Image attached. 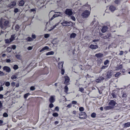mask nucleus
Here are the masks:
<instances>
[{
    "label": "nucleus",
    "mask_w": 130,
    "mask_h": 130,
    "mask_svg": "<svg viewBox=\"0 0 130 130\" xmlns=\"http://www.w3.org/2000/svg\"><path fill=\"white\" fill-rule=\"evenodd\" d=\"M8 23V21H7L2 18L1 19L0 21V26L2 29L4 28V26H7Z\"/></svg>",
    "instance_id": "f257e3e1"
},
{
    "label": "nucleus",
    "mask_w": 130,
    "mask_h": 130,
    "mask_svg": "<svg viewBox=\"0 0 130 130\" xmlns=\"http://www.w3.org/2000/svg\"><path fill=\"white\" fill-rule=\"evenodd\" d=\"M90 13V11L86 10L83 12L82 14V16L83 18H87L89 15Z\"/></svg>",
    "instance_id": "f03ea898"
},
{
    "label": "nucleus",
    "mask_w": 130,
    "mask_h": 130,
    "mask_svg": "<svg viewBox=\"0 0 130 130\" xmlns=\"http://www.w3.org/2000/svg\"><path fill=\"white\" fill-rule=\"evenodd\" d=\"M61 24L63 26H71L73 24L71 22H67L64 21L63 22L61 23Z\"/></svg>",
    "instance_id": "7ed1b4c3"
},
{
    "label": "nucleus",
    "mask_w": 130,
    "mask_h": 130,
    "mask_svg": "<svg viewBox=\"0 0 130 130\" xmlns=\"http://www.w3.org/2000/svg\"><path fill=\"white\" fill-rule=\"evenodd\" d=\"M91 25L93 28L96 27L98 26V22L97 21L94 19L93 21L91 23Z\"/></svg>",
    "instance_id": "20e7f679"
},
{
    "label": "nucleus",
    "mask_w": 130,
    "mask_h": 130,
    "mask_svg": "<svg viewBox=\"0 0 130 130\" xmlns=\"http://www.w3.org/2000/svg\"><path fill=\"white\" fill-rule=\"evenodd\" d=\"M55 13H57L58 14H55L53 15L52 17L50 19V20L51 21L52 20L54 19L55 18L57 17H58L60 16L62 17L63 15V13L61 12H55Z\"/></svg>",
    "instance_id": "39448f33"
},
{
    "label": "nucleus",
    "mask_w": 130,
    "mask_h": 130,
    "mask_svg": "<svg viewBox=\"0 0 130 130\" xmlns=\"http://www.w3.org/2000/svg\"><path fill=\"white\" fill-rule=\"evenodd\" d=\"M65 14L69 16H71L73 12L70 9H67L65 12Z\"/></svg>",
    "instance_id": "423d86ee"
},
{
    "label": "nucleus",
    "mask_w": 130,
    "mask_h": 130,
    "mask_svg": "<svg viewBox=\"0 0 130 130\" xmlns=\"http://www.w3.org/2000/svg\"><path fill=\"white\" fill-rule=\"evenodd\" d=\"M79 118L80 119H85L86 118V115L84 112H81L79 114Z\"/></svg>",
    "instance_id": "0eeeda50"
},
{
    "label": "nucleus",
    "mask_w": 130,
    "mask_h": 130,
    "mask_svg": "<svg viewBox=\"0 0 130 130\" xmlns=\"http://www.w3.org/2000/svg\"><path fill=\"white\" fill-rule=\"evenodd\" d=\"M4 70L6 71L7 72L9 73L11 71V69L9 67L5 66L3 68Z\"/></svg>",
    "instance_id": "6e6552de"
},
{
    "label": "nucleus",
    "mask_w": 130,
    "mask_h": 130,
    "mask_svg": "<svg viewBox=\"0 0 130 130\" xmlns=\"http://www.w3.org/2000/svg\"><path fill=\"white\" fill-rule=\"evenodd\" d=\"M16 4V2H12L10 3L8 5V7L11 8L15 6Z\"/></svg>",
    "instance_id": "1a4fd4ad"
},
{
    "label": "nucleus",
    "mask_w": 130,
    "mask_h": 130,
    "mask_svg": "<svg viewBox=\"0 0 130 130\" xmlns=\"http://www.w3.org/2000/svg\"><path fill=\"white\" fill-rule=\"evenodd\" d=\"M65 81L64 84H68L70 81V78L67 76H65L64 77Z\"/></svg>",
    "instance_id": "9d476101"
},
{
    "label": "nucleus",
    "mask_w": 130,
    "mask_h": 130,
    "mask_svg": "<svg viewBox=\"0 0 130 130\" xmlns=\"http://www.w3.org/2000/svg\"><path fill=\"white\" fill-rule=\"evenodd\" d=\"M55 97L54 95L51 96L49 99V101L50 103H52L54 102L55 101Z\"/></svg>",
    "instance_id": "9b49d317"
},
{
    "label": "nucleus",
    "mask_w": 130,
    "mask_h": 130,
    "mask_svg": "<svg viewBox=\"0 0 130 130\" xmlns=\"http://www.w3.org/2000/svg\"><path fill=\"white\" fill-rule=\"evenodd\" d=\"M116 103L114 100H111L109 103V105H110L112 107V108H113V106H115L116 104Z\"/></svg>",
    "instance_id": "f8f14e48"
},
{
    "label": "nucleus",
    "mask_w": 130,
    "mask_h": 130,
    "mask_svg": "<svg viewBox=\"0 0 130 130\" xmlns=\"http://www.w3.org/2000/svg\"><path fill=\"white\" fill-rule=\"evenodd\" d=\"M108 27L107 26H103L101 29V31L103 33L105 32L107 30Z\"/></svg>",
    "instance_id": "ddd939ff"
},
{
    "label": "nucleus",
    "mask_w": 130,
    "mask_h": 130,
    "mask_svg": "<svg viewBox=\"0 0 130 130\" xmlns=\"http://www.w3.org/2000/svg\"><path fill=\"white\" fill-rule=\"evenodd\" d=\"M122 68V64H121L120 65H117V66L115 67V70L118 71L121 69Z\"/></svg>",
    "instance_id": "4468645a"
},
{
    "label": "nucleus",
    "mask_w": 130,
    "mask_h": 130,
    "mask_svg": "<svg viewBox=\"0 0 130 130\" xmlns=\"http://www.w3.org/2000/svg\"><path fill=\"white\" fill-rule=\"evenodd\" d=\"M103 56V54L101 53H99L96 54L95 56L97 58H101Z\"/></svg>",
    "instance_id": "2eb2a0df"
},
{
    "label": "nucleus",
    "mask_w": 130,
    "mask_h": 130,
    "mask_svg": "<svg viewBox=\"0 0 130 130\" xmlns=\"http://www.w3.org/2000/svg\"><path fill=\"white\" fill-rule=\"evenodd\" d=\"M90 47L92 49H95L97 48H98V46L97 45H96L91 44L90 45Z\"/></svg>",
    "instance_id": "dca6fc26"
},
{
    "label": "nucleus",
    "mask_w": 130,
    "mask_h": 130,
    "mask_svg": "<svg viewBox=\"0 0 130 130\" xmlns=\"http://www.w3.org/2000/svg\"><path fill=\"white\" fill-rule=\"evenodd\" d=\"M82 9L85 8L86 9H90L91 10L90 7V6L89 5H86L84 6L82 8Z\"/></svg>",
    "instance_id": "f3484780"
},
{
    "label": "nucleus",
    "mask_w": 130,
    "mask_h": 130,
    "mask_svg": "<svg viewBox=\"0 0 130 130\" xmlns=\"http://www.w3.org/2000/svg\"><path fill=\"white\" fill-rule=\"evenodd\" d=\"M64 62L63 61L59 62L58 63V67L59 69H61L62 68Z\"/></svg>",
    "instance_id": "a211bd4d"
},
{
    "label": "nucleus",
    "mask_w": 130,
    "mask_h": 130,
    "mask_svg": "<svg viewBox=\"0 0 130 130\" xmlns=\"http://www.w3.org/2000/svg\"><path fill=\"white\" fill-rule=\"evenodd\" d=\"M109 9L111 11H113L115 10L116 9V8L114 6H113L111 5V6L109 8Z\"/></svg>",
    "instance_id": "6ab92c4d"
},
{
    "label": "nucleus",
    "mask_w": 130,
    "mask_h": 130,
    "mask_svg": "<svg viewBox=\"0 0 130 130\" xmlns=\"http://www.w3.org/2000/svg\"><path fill=\"white\" fill-rule=\"evenodd\" d=\"M104 109L106 110H108L112 108V107L109 105V106H106L104 107Z\"/></svg>",
    "instance_id": "aec40b11"
},
{
    "label": "nucleus",
    "mask_w": 130,
    "mask_h": 130,
    "mask_svg": "<svg viewBox=\"0 0 130 130\" xmlns=\"http://www.w3.org/2000/svg\"><path fill=\"white\" fill-rule=\"evenodd\" d=\"M49 47L47 46H45L44 47L42 48L40 51V52H41L45 50H48L49 49Z\"/></svg>",
    "instance_id": "412c9836"
},
{
    "label": "nucleus",
    "mask_w": 130,
    "mask_h": 130,
    "mask_svg": "<svg viewBox=\"0 0 130 130\" xmlns=\"http://www.w3.org/2000/svg\"><path fill=\"white\" fill-rule=\"evenodd\" d=\"M112 76L111 72L110 71L108 72L107 74V78H110Z\"/></svg>",
    "instance_id": "4be33fe9"
},
{
    "label": "nucleus",
    "mask_w": 130,
    "mask_h": 130,
    "mask_svg": "<svg viewBox=\"0 0 130 130\" xmlns=\"http://www.w3.org/2000/svg\"><path fill=\"white\" fill-rule=\"evenodd\" d=\"M130 126V122H128L125 123L124 124V127H129Z\"/></svg>",
    "instance_id": "5701e85b"
},
{
    "label": "nucleus",
    "mask_w": 130,
    "mask_h": 130,
    "mask_svg": "<svg viewBox=\"0 0 130 130\" xmlns=\"http://www.w3.org/2000/svg\"><path fill=\"white\" fill-rule=\"evenodd\" d=\"M76 36V34L74 33H72L71 34L70 36V38L72 39V38H74Z\"/></svg>",
    "instance_id": "b1692460"
},
{
    "label": "nucleus",
    "mask_w": 130,
    "mask_h": 130,
    "mask_svg": "<svg viewBox=\"0 0 130 130\" xmlns=\"http://www.w3.org/2000/svg\"><path fill=\"white\" fill-rule=\"evenodd\" d=\"M5 43L7 44H9L12 41V40H11L10 39H6L5 40Z\"/></svg>",
    "instance_id": "393cba45"
},
{
    "label": "nucleus",
    "mask_w": 130,
    "mask_h": 130,
    "mask_svg": "<svg viewBox=\"0 0 130 130\" xmlns=\"http://www.w3.org/2000/svg\"><path fill=\"white\" fill-rule=\"evenodd\" d=\"M25 3L24 1L21 0L20 1L19 3V5L20 6H23Z\"/></svg>",
    "instance_id": "a878e982"
},
{
    "label": "nucleus",
    "mask_w": 130,
    "mask_h": 130,
    "mask_svg": "<svg viewBox=\"0 0 130 130\" xmlns=\"http://www.w3.org/2000/svg\"><path fill=\"white\" fill-rule=\"evenodd\" d=\"M54 52L53 51H51V52H48L46 54V55H52L54 54Z\"/></svg>",
    "instance_id": "bb28decb"
},
{
    "label": "nucleus",
    "mask_w": 130,
    "mask_h": 130,
    "mask_svg": "<svg viewBox=\"0 0 130 130\" xmlns=\"http://www.w3.org/2000/svg\"><path fill=\"white\" fill-rule=\"evenodd\" d=\"M111 34H107L106 36H105L104 37H102V38H103L104 39H106L107 38H109L110 37H111Z\"/></svg>",
    "instance_id": "cd10ccee"
},
{
    "label": "nucleus",
    "mask_w": 130,
    "mask_h": 130,
    "mask_svg": "<svg viewBox=\"0 0 130 130\" xmlns=\"http://www.w3.org/2000/svg\"><path fill=\"white\" fill-rule=\"evenodd\" d=\"M25 39L27 41H31L33 40V39L31 38L28 37L27 38Z\"/></svg>",
    "instance_id": "c85d7f7f"
},
{
    "label": "nucleus",
    "mask_w": 130,
    "mask_h": 130,
    "mask_svg": "<svg viewBox=\"0 0 130 130\" xmlns=\"http://www.w3.org/2000/svg\"><path fill=\"white\" fill-rule=\"evenodd\" d=\"M127 96V93L126 92H124L122 95V97L123 98H125Z\"/></svg>",
    "instance_id": "c756f323"
},
{
    "label": "nucleus",
    "mask_w": 130,
    "mask_h": 130,
    "mask_svg": "<svg viewBox=\"0 0 130 130\" xmlns=\"http://www.w3.org/2000/svg\"><path fill=\"white\" fill-rule=\"evenodd\" d=\"M15 34H14L11 35V38L10 39L11 40H12V41L14 40L15 38Z\"/></svg>",
    "instance_id": "7c9ffc66"
},
{
    "label": "nucleus",
    "mask_w": 130,
    "mask_h": 130,
    "mask_svg": "<svg viewBox=\"0 0 130 130\" xmlns=\"http://www.w3.org/2000/svg\"><path fill=\"white\" fill-rule=\"evenodd\" d=\"M7 52L9 53L11 52L12 51V48L10 47H8L7 49Z\"/></svg>",
    "instance_id": "2f4dec72"
},
{
    "label": "nucleus",
    "mask_w": 130,
    "mask_h": 130,
    "mask_svg": "<svg viewBox=\"0 0 130 130\" xmlns=\"http://www.w3.org/2000/svg\"><path fill=\"white\" fill-rule=\"evenodd\" d=\"M17 77V76L14 75H13L11 77V78L12 79H16Z\"/></svg>",
    "instance_id": "473e14b6"
},
{
    "label": "nucleus",
    "mask_w": 130,
    "mask_h": 130,
    "mask_svg": "<svg viewBox=\"0 0 130 130\" xmlns=\"http://www.w3.org/2000/svg\"><path fill=\"white\" fill-rule=\"evenodd\" d=\"M109 62V61L108 60H106L104 62V64L105 65H107Z\"/></svg>",
    "instance_id": "72a5a7b5"
},
{
    "label": "nucleus",
    "mask_w": 130,
    "mask_h": 130,
    "mask_svg": "<svg viewBox=\"0 0 130 130\" xmlns=\"http://www.w3.org/2000/svg\"><path fill=\"white\" fill-rule=\"evenodd\" d=\"M30 94L29 93L25 94L24 95V98L25 99H26Z\"/></svg>",
    "instance_id": "f704fd0d"
},
{
    "label": "nucleus",
    "mask_w": 130,
    "mask_h": 130,
    "mask_svg": "<svg viewBox=\"0 0 130 130\" xmlns=\"http://www.w3.org/2000/svg\"><path fill=\"white\" fill-rule=\"evenodd\" d=\"M36 8H34L31 9L30 10V12H33L34 14L36 13Z\"/></svg>",
    "instance_id": "c9c22d12"
},
{
    "label": "nucleus",
    "mask_w": 130,
    "mask_h": 130,
    "mask_svg": "<svg viewBox=\"0 0 130 130\" xmlns=\"http://www.w3.org/2000/svg\"><path fill=\"white\" fill-rule=\"evenodd\" d=\"M64 92L66 93H67L68 90V87L67 86H66L64 87Z\"/></svg>",
    "instance_id": "e433bc0d"
},
{
    "label": "nucleus",
    "mask_w": 130,
    "mask_h": 130,
    "mask_svg": "<svg viewBox=\"0 0 130 130\" xmlns=\"http://www.w3.org/2000/svg\"><path fill=\"white\" fill-rule=\"evenodd\" d=\"M53 116L54 117H57L58 116V114L56 112H55L53 113L52 114Z\"/></svg>",
    "instance_id": "4c0bfd02"
},
{
    "label": "nucleus",
    "mask_w": 130,
    "mask_h": 130,
    "mask_svg": "<svg viewBox=\"0 0 130 130\" xmlns=\"http://www.w3.org/2000/svg\"><path fill=\"white\" fill-rule=\"evenodd\" d=\"M18 67L17 65H15L13 66V69L15 70H16L18 69Z\"/></svg>",
    "instance_id": "58836bf2"
},
{
    "label": "nucleus",
    "mask_w": 130,
    "mask_h": 130,
    "mask_svg": "<svg viewBox=\"0 0 130 130\" xmlns=\"http://www.w3.org/2000/svg\"><path fill=\"white\" fill-rule=\"evenodd\" d=\"M121 74L120 73L118 72H117L116 74L115 75V77H118V76L120 75Z\"/></svg>",
    "instance_id": "ea45409f"
},
{
    "label": "nucleus",
    "mask_w": 130,
    "mask_h": 130,
    "mask_svg": "<svg viewBox=\"0 0 130 130\" xmlns=\"http://www.w3.org/2000/svg\"><path fill=\"white\" fill-rule=\"evenodd\" d=\"M10 85V83L8 82H7L5 83V85L7 87H8Z\"/></svg>",
    "instance_id": "a19ab883"
},
{
    "label": "nucleus",
    "mask_w": 130,
    "mask_h": 130,
    "mask_svg": "<svg viewBox=\"0 0 130 130\" xmlns=\"http://www.w3.org/2000/svg\"><path fill=\"white\" fill-rule=\"evenodd\" d=\"M84 90V89L83 88H80L79 89V91H80L83 93V91Z\"/></svg>",
    "instance_id": "79ce46f5"
},
{
    "label": "nucleus",
    "mask_w": 130,
    "mask_h": 130,
    "mask_svg": "<svg viewBox=\"0 0 130 130\" xmlns=\"http://www.w3.org/2000/svg\"><path fill=\"white\" fill-rule=\"evenodd\" d=\"M79 110L80 111H83L84 110V108L83 107H80L79 108Z\"/></svg>",
    "instance_id": "37998d69"
},
{
    "label": "nucleus",
    "mask_w": 130,
    "mask_h": 130,
    "mask_svg": "<svg viewBox=\"0 0 130 130\" xmlns=\"http://www.w3.org/2000/svg\"><path fill=\"white\" fill-rule=\"evenodd\" d=\"M3 116L5 117H7L8 116V114L6 112L4 113L3 115Z\"/></svg>",
    "instance_id": "c03bdc74"
},
{
    "label": "nucleus",
    "mask_w": 130,
    "mask_h": 130,
    "mask_svg": "<svg viewBox=\"0 0 130 130\" xmlns=\"http://www.w3.org/2000/svg\"><path fill=\"white\" fill-rule=\"evenodd\" d=\"M19 28V26L18 25H16L15 27V30L17 31H18Z\"/></svg>",
    "instance_id": "a18cd8bd"
},
{
    "label": "nucleus",
    "mask_w": 130,
    "mask_h": 130,
    "mask_svg": "<svg viewBox=\"0 0 130 130\" xmlns=\"http://www.w3.org/2000/svg\"><path fill=\"white\" fill-rule=\"evenodd\" d=\"M16 48V46L15 45H11V48L13 50H14Z\"/></svg>",
    "instance_id": "49530a36"
},
{
    "label": "nucleus",
    "mask_w": 130,
    "mask_h": 130,
    "mask_svg": "<svg viewBox=\"0 0 130 130\" xmlns=\"http://www.w3.org/2000/svg\"><path fill=\"white\" fill-rule=\"evenodd\" d=\"M96 116V114L94 113H93L91 114V116L92 118H94Z\"/></svg>",
    "instance_id": "de8ad7c7"
},
{
    "label": "nucleus",
    "mask_w": 130,
    "mask_h": 130,
    "mask_svg": "<svg viewBox=\"0 0 130 130\" xmlns=\"http://www.w3.org/2000/svg\"><path fill=\"white\" fill-rule=\"evenodd\" d=\"M50 36V35L49 34H46L44 35V37L45 38H47Z\"/></svg>",
    "instance_id": "09e8293b"
},
{
    "label": "nucleus",
    "mask_w": 130,
    "mask_h": 130,
    "mask_svg": "<svg viewBox=\"0 0 130 130\" xmlns=\"http://www.w3.org/2000/svg\"><path fill=\"white\" fill-rule=\"evenodd\" d=\"M108 66V65L106 66H103L102 68H101V69H105L107 68Z\"/></svg>",
    "instance_id": "8fccbe9b"
},
{
    "label": "nucleus",
    "mask_w": 130,
    "mask_h": 130,
    "mask_svg": "<svg viewBox=\"0 0 130 130\" xmlns=\"http://www.w3.org/2000/svg\"><path fill=\"white\" fill-rule=\"evenodd\" d=\"M61 73L63 75L64 73V70L63 69H62L61 70Z\"/></svg>",
    "instance_id": "3c124183"
},
{
    "label": "nucleus",
    "mask_w": 130,
    "mask_h": 130,
    "mask_svg": "<svg viewBox=\"0 0 130 130\" xmlns=\"http://www.w3.org/2000/svg\"><path fill=\"white\" fill-rule=\"evenodd\" d=\"M35 89V88L33 86H31L30 88V90L31 91H33Z\"/></svg>",
    "instance_id": "603ef678"
},
{
    "label": "nucleus",
    "mask_w": 130,
    "mask_h": 130,
    "mask_svg": "<svg viewBox=\"0 0 130 130\" xmlns=\"http://www.w3.org/2000/svg\"><path fill=\"white\" fill-rule=\"evenodd\" d=\"M49 106L50 108H52L54 106L53 104L52 103H51L50 104Z\"/></svg>",
    "instance_id": "864d4df0"
},
{
    "label": "nucleus",
    "mask_w": 130,
    "mask_h": 130,
    "mask_svg": "<svg viewBox=\"0 0 130 130\" xmlns=\"http://www.w3.org/2000/svg\"><path fill=\"white\" fill-rule=\"evenodd\" d=\"M71 19L73 21H75L76 20V19L75 17L74 16H72L71 17Z\"/></svg>",
    "instance_id": "5fc2aeb1"
},
{
    "label": "nucleus",
    "mask_w": 130,
    "mask_h": 130,
    "mask_svg": "<svg viewBox=\"0 0 130 130\" xmlns=\"http://www.w3.org/2000/svg\"><path fill=\"white\" fill-rule=\"evenodd\" d=\"M72 102L73 104H76L77 103V102L76 101H72Z\"/></svg>",
    "instance_id": "6e6d98bb"
},
{
    "label": "nucleus",
    "mask_w": 130,
    "mask_h": 130,
    "mask_svg": "<svg viewBox=\"0 0 130 130\" xmlns=\"http://www.w3.org/2000/svg\"><path fill=\"white\" fill-rule=\"evenodd\" d=\"M115 3L117 4H118L120 3V1L118 0H116L115 2Z\"/></svg>",
    "instance_id": "4d7b16f0"
},
{
    "label": "nucleus",
    "mask_w": 130,
    "mask_h": 130,
    "mask_svg": "<svg viewBox=\"0 0 130 130\" xmlns=\"http://www.w3.org/2000/svg\"><path fill=\"white\" fill-rule=\"evenodd\" d=\"M19 10L18 8H15L14 10V12L15 13H17L18 12Z\"/></svg>",
    "instance_id": "13d9d810"
},
{
    "label": "nucleus",
    "mask_w": 130,
    "mask_h": 130,
    "mask_svg": "<svg viewBox=\"0 0 130 130\" xmlns=\"http://www.w3.org/2000/svg\"><path fill=\"white\" fill-rule=\"evenodd\" d=\"M32 37L33 38L35 39L36 38V36L35 35L32 34Z\"/></svg>",
    "instance_id": "bf43d9fd"
},
{
    "label": "nucleus",
    "mask_w": 130,
    "mask_h": 130,
    "mask_svg": "<svg viewBox=\"0 0 130 130\" xmlns=\"http://www.w3.org/2000/svg\"><path fill=\"white\" fill-rule=\"evenodd\" d=\"M4 75V73L0 71V76H3Z\"/></svg>",
    "instance_id": "052dcab7"
},
{
    "label": "nucleus",
    "mask_w": 130,
    "mask_h": 130,
    "mask_svg": "<svg viewBox=\"0 0 130 130\" xmlns=\"http://www.w3.org/2000/svg\"><path fill=\"white\" fill-rule=\"evenodd\" d=\"M72 104H68L67 106V107H68L69 108H70L72 106Z\"/></svg>",
    "instance_id": "680f3d73"
},
{
    "label": "nucleus",
    "mask_w": 130,
    "mask_h": 130,
    "mask_svg": "<svg viewBox=\"0 0 130 130\" xmlns=\"http://www.w3.org/2000/svg\"><path fill=\"white\" fill-rule=\"evenodd\" d=\"M15 56L18 59H19L20 58V55H17Z\"/></svg>",
    "instance_id": "e2e57ef3"
},
{
    "label": "nucleus",
    "mask_w": 130,
    "mask_h": 130,
    "mask_svg": "<svg viewBox=\"0 0 130 130\" xmlns=\"http://www.w3.org/2000/svg\"><path fill=\"white\" fill-rule=\"evenodd\" d=\"M55 110H56L57 111H59V107L57 106L55 108Z\"/></svg>",
    "instance_id": "0e129e2a"
},
{
    "label": "nucleus",
    "mask_w": 130,
    "mask_h": 130,
    "mask_svg": "<svg viewBox=\"0 0 130 130\" xmlns=\"http://www.w3.org/2000/svg\"><path fill=\"white\" fill-rule=\"evenodd\" d=\"M32 48L31 46H29L27 48V49L29 50H30L32 49Z\"/></svg>",
    "instance_id": "69168bd1"
},
{
    "label": "nucleus",
    "mask_w": 130,
    "mask_h": 130,
    "mask_svg": "<svg viewBox=\"0 0 130 130\" xmlns=\"http://www.w3.org/2000/svg\"><path fill=\"white\" fill-rule=\"evenodd\" d=\"M3 104L2 103L1 101L0 100V108H2L3 106Z\"/></svg>",
    "instance_id": "338daca9"
},
{
    "label": "nucleus",
    "mask_w": 130,
    "mask_h": 130,
    "mask_svg": "<svg viewBox=\"0 0 130 130\" xmlns=\"http://www.w3.org/2000/svg\"><path fill=\"white\" fill-rule=\"evenodd\" d=\"M15 84V83L14 82H12L11 83V85L13 86H14Z\"/></svg>",
    "instance_id": "774afa93"
}]
</instances>
